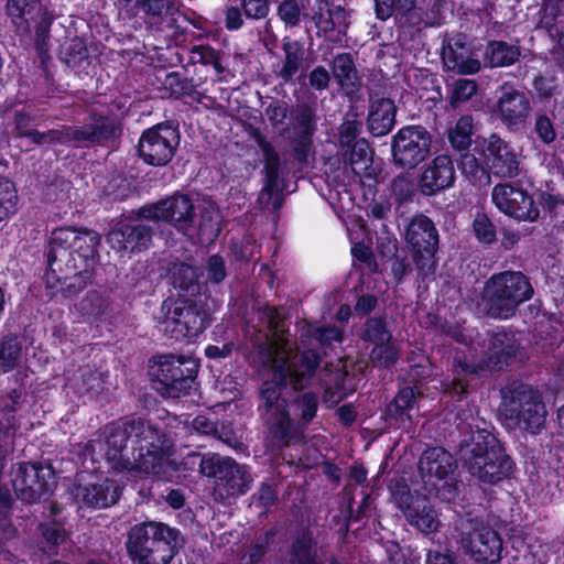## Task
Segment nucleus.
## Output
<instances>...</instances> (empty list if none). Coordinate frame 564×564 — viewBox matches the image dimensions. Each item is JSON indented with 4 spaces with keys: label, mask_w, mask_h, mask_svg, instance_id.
Listing matches in <instances>:
<instances>
[{
    "label": "nucleus",
    "mask_w": 564,
    "mask_h": 564,
    "mask_svg": "<svg viewBox=\"0 0 564 564\" xmlns=\"http://www.w3.org/2000/svg\"><path fill=\"white\" fill-rule=\"evenodd\" d=\"M360 132V123L356 120H347L339 127V142L343 147H349L355 143Z\"/></svg>",
    "instance_id": "obj_59"
},
{
    "label": "nucleus",
    "mask_w": 564,
    "mask_h": 564,
    "mask_svg": "<svg viewBox=\"0 0 564 564\" xmlns=\"http://www.w3.org/2000/svg\"><path fill=\"white\" fill-rule=\"evenodd\" d=\"M106 301L96 292H89L77 304V310L85 317H98L102 314Z\"/></svg>",
    "instance_id": "obj_49"
},
{
    "label": "nucleus",
    "mask_w": 564,
    "mask_h": 564,
    "mask_svg": "<svg viewBox=\"0 0 564 564\" xmlns=\"http://www.w3.org/2000/svg\"><path fill=\"white\" fill-rule=\"evenodd\" d=\"M208 325L206 311L188 299L164 301L156 316L159 332L175 340L196 338Z\"/></svg>",
    "instance_id": "obj_9"
},
{
    "label": "nucleus",
    "mask_w": 564,
    "mask_h": 564,
    "mask_svg": "<svg viewBox=\"0 0 564 564\" xmlns=\"http://www.w3.org/2000/svg\"><path fill=\"white\" fill-rule=\"evenodd\" d=\"M399 355V349L391 339L379 346H375L371 350V359L375 364H378L380 367H388L392 365Z\"/></svg>",
    "instance_id": "obj_50"
},
{
    "label": "nucleus",
    "mask_w": 564,
    "mask_h": 564,
    "mask_svg": "<svg viewBox=\"0 0 564 564\" xmlns=\"http://www.w3.org/2000/svg\"><path fill=\"white\" fill-rule=\"evenodd\" d=\"M406 241L411 245L416 267L424 274L435 268L438 236L433 223L421 215L412 219L406 229Z\"/></svg>",
    "instance_id": "obj_16"
},
{
    "label": "nucleus",
    "mask_w": 564,
    "mask_h": 564,
    "mask_svg": "<svg viewBox=\"0 0 564 564\" xmlns=\"http://www.w3.org/2000/svg\"><path fill=\"white\" fill-rule=\"evenodd\" d=\"M473 231L480 243L491 245L496 241V226L485 213H477L475 215Z\"/></svg>",
    "instance_id": "obj_45"
},
{
    "label": "nucleus",
    "mask_w": 564,
    "mask_h": 564,
    "mask_svg": "<svg viewBox=\"0 0 564 564\" xmlns=\"http://www.w3.org/2000/svg\"><path fill=\"white\" fill-rule=\"evenodd\" d=\"M41 531L44 541L54 549L63 544L67 538L65 530L57 523L42 525Z\"/></svg>",
    "instance_id": "obj_54"
},
{
    "label": "nucleus",
    "mask_w": 564,
    "mask_h": 564,
    "mask_svg": "<svg viewBox=\"0 0 564 564\" xmlns=\"http://www.w3.org/2000/svg\"><path fill=\"white\" fill-rule=\"evenodd\" d=\"M289 564H324V558L312 533L305 532L296 538L292 544ZM328 564H339L330 558Z\"/></svg>",
    "instance_id": "obj_32"
},
{
    "label": "nucleus",
    "mask_w": 564,
    "mask_h": 564,
    "mask_svg": "<svg viewBox=\"0 0 564 564\" xmlns=\"http://www.w3.org/2000/svg\"><path fill=\"white\" fill-rule=\"evenodd\" d=\"M22 392L12 390L0 395V443L8 444L17 435L20 423L15 413L23 409Z\"/></svg>",
    "instance_id": "obj_27"
},
{
    "label": "nucleus",
    "mask_w": 564,
    "mask_h": 564,
    "mask_svg": "<svg viewBox=\"0 0 564 564\" xmlns=\"http://www.w3.org/2000/svg\"><path fill=\"white\" fill-rule=\"evenodd\" d=\"M21 357V347L15 338H6L0 347V373L13 369Z\"/></svg>",
    "instance_id": "obj_44"
},
{
    "label": "nucleus",
    "mask_w": 564,
    "mask_h": 564,
    "mask_svg": "<svg viewBox=\"0 0 564 564\" xmlns=\"http://www.w3.org/2000/svg\"><path fill=\"white\" fill-rule=\"evenodd\" d=\"M269 545L268 538L259 539L241 556L240 564H257L267 553Z\"/></svg>",
    "instance_id": "obj_56"
},
{
    "label": "nucleus",
    "mask_w": 564,
    "mask_h": 564,
    "mask_svg": "<svg viewBox=\"0 0 564 564\" xmlns=\"http://www.w3.org/2000/svg\"><path fill=\"white\" fill-rule=\"evenodd\" d=\"M39 0H9L7 12L18 28H28V17L36 9Z\"/></svg>",
    "instance_id": "obj_43"
},
{
    "label": "nucleus",
    "mask_w": 564,
    "mask_h": 564,
    "mask_svg": "<svg viewBox=\"0 0 564 564\" xmlns=\"http://www.w3.org/2000/svg\"><path fill=\"white\" fill-rule=\"evenodd\" d=\"M208 280L213 283H219L226 278L225 262L221 257L212 256L207 264Z\"/></svg>",
    "instance_id": "obj_60"
},
{
    "label": "nucleus",
    "mask_w": 564,
    "mask_h": 564,
    "mask_svg": "<svg viewBox=\"0 0 564 564\" xmlns=\"http://www.w3.org/2000/svg\"><path fill=\"white\" fill-rule=\"evenodd\" d=\"M192 54L196 62L205 65H213L218 74L223 72L219 53L214 48L205 45H198L193 47Z\"/></svg>",
    "instance_id": "obj_51"
},
{
    "label": "nucleus",
    "mask_w": 564,
    "mask_h": 564,
    "mask_svg": "<svg viewBox=\"0 0 564 564\" xmlns=\"http://www.w3.org/2000/svg\"><path fill=\"white\" fill-rule=\"evenodd\" d=\"M141 8L148 22L159 30L171 29L176 22L178 7L175 0H143Z\"/></svg>",
    "instance_id": "obj_30"
},
{
    "label": "nucleus",
    "mask_w": 564,
    "mask_h": 564,
    "mask_svg": "<svg viewBox=\"0 0 564 564\" xmlns=\"http://www.w3.org/2000/svg\"><path fill=\"white\" fill-rule=\"evenodd\" d=\"M194 204L187 196L176 194L143 208L141 215L148 220L167 221L178 230L187 232L194 221Z\"/></svg>",
    "instance_id": "obj_21"
},
{
    "label": "nucleus",
    "mask_w": 564,
    "mask_h": 564,
    "mask_svg": "<svg viewBox=\"0 0 564 564\" xmlns=\"http://www.w3.org/2000/svg\"><path fill=\"white\" fill-rule=\"evenodd\" d=\"M361 337L371 341L375 346H379L388 343L391 339V334L382 319L370 318L365 324Z\"/></svg>",
    "instance_id": "obj_46"
},
{
    "label": "nucleus",
    "mask_w": 564,
    "mask_h": 564,
    "mask_svg": "<svg viewBox=\"0 0 564 564\" xmlns=\"http://www.w3.org/2000/svg\"><path fill=\"white\" fill-rule=\"evenodd\" d=\"M256 142L258 147L261 149L264 162H265V173L268 185L267 187H271L278 177V171L280 165V159L278 153L274 151L273 147L265 140L263 135L260 133L254 134Z\"/></svg>",
    "instance_id": "obj_40"
},
{
    "label": "nucleus",
    "mask_w": 564,
    "mask_h": 564,
    "mask_svg": "<svg viewBox=\"0 0 564 564\" xmlns=\"http://www.w3.org/2000/svg\"><path fill=\"white\" fill-rule=\"evenodd\" d=\"M199 471L215 479L213 495L217 501L243 495L252 481L246 466L215 454L200 457Z\"/></svg>",
    "instance_id": "obj_10"
},
{
    "label": "nucleus",
    "mask_w": 564,
    "mask_h": 564,
    "mask_svg": "<svg viewBox=\"0 0 564 564\" xmlns=\"http://www.w3.org/2000/svg\"><path fill=\"white\" fill-rule=\"evenodd\" d=\"M100 237L86 229L63 227L55 229L50 239L48 265L58 272V281L87 273L95 264Z\"/></svg>",
    "instance_id": "obj_3"
},
{
    "label": "nucleus",
    "mask_w": 564,
    "mask_h": 564,
    "mask_svg": "<svg viewBox=\"0 0 564 564\" xmlns=\"http://www.w3.org/2000/svg\"><path fill=\"white\" fill-rule=\"evenodd\" d=\"M177 143L178 134L174 128L158 124L142 133L139 153L145 163L162 166L172 160Z\"/></svg>",
    "instance_id": "obj_18"
},
{
    "label": "nucleus",
    "mask_w": 564,
    "mask_h": 564,
    "mask_svg": "<svg viewBox=\"0 0 564 564\" xmlns=\"http://www.w3.org/2000/svg\"><path fill=\"white\" fill-rule=\"evenodd\" d=\"M280 19L290 26H295L301 20V8L296 0H284L278 8Z\"/></svg>",
    "instance_id": "obj_53"
},
{
    "label": "nucleus",
    "mask_w": 564,
    "mask_h": 564,
    "mask_svg": "<svg viewBox=\"0 0 564 564\" xmlns=\"http://www.w3.org/2000/svg\"><path fill=\"white\" fill-rule=\"evenodd\" d=\"M491 200L497 209L519 221H535L540 215L532 196L509 183L497 184L491 192Z\"/></svg>",
    "instance_id": "obj_17"
},
{
    "label": "nucleus",
    "mask_w": 564,
    "mask_h": 564,
    "mask_svg": "<svg viewBox=\"0 0 564 564\" xmlns=\"http://www.w3.org/2000/svg\"><path fill=\"white\" fill-rule=\"evenodd\" d=\"M282 48L284 52V61L279 76L283 80L289 82L297 73L303 63L304 47L299 41L286 37L283 40Z\"/></svg>",
    "instance_id": "obj_34"
},
{
    "label": "nucleus",
    "mask_w": 564,
    "mask_h": 564,
    "mask_svg": "<svg viewBox=\"0 0 564 564\" xmlns=\"http://www.w3.org/2000/svg\"><path fill=\"white\" fill-rule=\"evenodd\" d=\"M499 413L507 427L533 434L544 427L546 420L540 394L524 384H512L503 390Z\"/></svg>",
    "instance_id": "obj_7"
},
{
    "label": "nucleus",
    "mask_w": 564,
    "mask_h": 564,
    "mask_svg": "<svg viewBox=\"0 0 564 564\" xmlns=\"http://www.w3.org/2000/svg\"><path fill=\"white\" fill-rule=\"evenodd\" d=\"M442 57L448 70L459 74H475L480 69V62L460 39L448 42L443 48Z\"/></svg>",
    "instance_id": "obj_28"
},
{
    "label": "nucleus",
    "mask_w": 564,
    "mask_h": 564,
    "mask_svg": "<svg viewBox=\"0 0 564 564\" xmlns=\"http://www.w3.org/2000/svg\"><path fill=\"white\" fill-rule=\"evenodd\" d=\"M419 470L423 482L441 499L451 501L456 497L459 488L455 478L456 464L448 452L441 447L426 449L420 458Z\"/></svg>",
    "instance_id": "obj_11"
},
{
    "label": "nucleus",
    "mask_w": 564,
    "mask_h": 564,
    "mask_svg": "<svg viewBox=\"0 0 564 564\" xmlns=\"http://www.w3.org/2000/svg\"><path fill=\"white\" fill-rule=\"evenodd\" d=\"M153 377L171 398L187 393L198 371L197 361L187 356L162 355L151 366Z\"/></svg>",
    "instance_id": "obj_12"
},
{
    "label": "nucleus",
    "mask_w": 564,
    "mask_h": 564,
    "mask_svg": "<svg viewBox=\"0 0 564 564\" xmlns=\"http://www.w3.org/2000/svg\"><path fill=\"white\" fill-rule=\"evenodd\" d=\"M397 507L406 521L424 534L436 532L441 525L438 516L425 497H413L405 482L397 481L391 488Z\"/></svg>",
    "instance_id": "obj_15"
},
{
    "label": "nucleus",
    "mask_w": 564,
    "mask_h": 564,
    "mask_svg": "<svg viewBox=\"0 0 564 564\" xmlns=\"http://www.w3.org/2000/svg\"><path fill=\"white\" fill-rule=\"evenodd\" d=\"M104 435L105 457L113 469L162 477L174 470L171 441L149 422L118 421Z\"/></svg>",
    "instance_id": "obj_2"
},
{
    "label": "nucleus",
    "mask_w": 564,
    "mask_h": 564,
    "mask_svg": "<svg viewBox=\"0 0 564 564\" xmlns=\"http://www.w3.org/2000/svg\"><path fill=\"white\" fill-rule=\"evenodd\" d=\"M425 564H459L457 558L451 553H442L436 550H430L425 556Z\"/></svg>",
    "instance_id": "obj_64"
},
{
    "label": "nucleus",
    "mask_w": 564,
    "mask_h": 564,
    "mask_svg": "<svg viewBox=\"0 0 564 564\" xmlns=\"http://www.w3.org/2000/svg\"><path fill=\"white\" fill-rule=\"evenodd\" d=\"M415 402L414 391L412 388L401 389L394 401L388 406V410L393 415H402L406 410L413 408Z\"/></svg>",
    "instance_id": "obj_52"
},
{
    "label": "nucleus",
    "mask_w": 564,
    "mask_h": 564,
    "mask_svg": "<svg viewBox=\"0 0 564 564\" xmlns=\"http://www.w3.org/2000/svg\"><path fill=\"white\" fill-rule=\"evenodd\" d=\"M481 155L489 171L501 178H513L520 173V158L516 150L492 133L481 143Z\"/></svg>",
    "instance_id": "obj_19"
},
{
    "label": "nucleus",
    "mask_w": 564,
    "mask_h": 564,
    "mask_svg": "<svg viewBox=\"0 0 564 564\" xmlns=\"http://www.w3.org/2000/svg\"><path fill=\"white\" fill-rule=\"evenodd\" d=\"M460 169L463 175L475 185H486L490 181V175L471 153L462 156Z\"/></svg>",
    "instance_id": "obj_39"
},
{
    "label": "nucleus",
    "mask_w": 564,
    "mask_h": 564,
    "mask_svg": "<svg viewBox=\"0 0 564 564\" xmlns=\"http://www.w3.org/2000/svg\"><path fill=\"white\" fill-rule=\"evenodd\" d=\"M65 54L68 63H77L87 56V50L82 40L73 39L67 43Z\"/></svg>",
    "instance_id": "obj_62"
},
{
    "label": "nucleus",
    "mask_w": 564,
    "mask_h": 564,
    "mask_svg": "<svg viewBox=\"0 0 564 564\" xmlns=\"http://www.w3.org/2000/svg\"><path fill=\"white\" fill-rule=\"evenodd\" d=\"M462 458L473 477L488 484L502 480L512 468L499 441L486 430L473 433L470 442L462 447Z\"/></svg>",
    "instance_id": "obj_5"
},
{
    "label": "nucleus",
    "mask_w": 564,
    "mask_h": 564,
    "mask_svg": "<svg viewBox=\"0 0 564 564\" xmlns=\"http://www.w3.org/2000/svg\"><path fill=\"white\" fill-rule=\"evenodd\" d=\"M534 130L538 137L544 143H551L556 138V132L554 130L553 123L546 116H538L534 123Z\"/></svg>",
    "instance_id": "obj_58"
},
{
    "label": "nucleus",
    "mask_w": 564,
    "mask_h": 564,
    "mask_svg": "<svg viewBox=\"0 0 564 564\" xmlns=\"http://www.w3.org/2000/svg\"><path fill=\"white\" fill-rule=\"evenodd\" d=\"M457 543L476 562L497 563L501 557L502 539L499 533L473 519L460 522Z\"/></svg>",
    "instance_id": "obj_13"
},
{
    "label": "nucleus",
    "mask_w": 564,
    "mask_h": 564,
    "mask_svg": "<svg viewBox=\"0 0 564 564\" xmlns=\"http://www.w3.org/2000/svg\"><path fill=\"white\" fill-rule=\"evenodd\" d=\"M31 118L24 112H17L15 128L20 137L28 138L34 144L51 143L52 139L57 138L58 134L50 130L47 132H39L30 129Z\"/></svg>",
    "instance_id": "obj_38"
},
{
    "label": "nucleus",
    "mask_w": 564,
    "mask_h": 564,
    "mask_svg": "<svg viewBox=\"0 0 564 564\" xmlns=\"http://www.w3.org/2000/svg\"><path fill=\"white\" fill-rule=\"evenodd\" d=\"M473 118L463 116L448 132V140L456 150H466L471 144Z\"/></svg>",
    "instance_id": "obj_37"
},
{
    "label": "nucleus",
    "mask_w": 564,
    "mask_h": 564,
    "mask_svg": "<svg viewBox=\"0 0 564 564\" xmlns=\"http://www.w3.org/2000/svg\"><path fill=\"white\" fill-rule=\"evenodd\" d=\"M243 12L247 18L260 20L269 13L268 0H242Z\"/></svg>",
    "instance_id": "obj_57"
},
{
    "label": "nucleus",
    "mask_w": 564,
    "mask_h": 564,
    "mask_svg": "<svg viewBox=\"0 0 564 564\" xmlns=\"http://www.w3.org/2000/svg\"><path fill=\"white\" fill-rule=\"evenodd\" d=\"M198 274L196 270L187 263H175L170 269V280L175 289L182 291H196Z\"/></svg>",
    "instance_id": "obj_35"
},
{
    "label": "nucleus",
    "mask_w": 564,
    "mask_h": 564,
    "mask_svg": "<svg viewBox=\"0 0 564 564\" xmlns=\"http://www.w3.org/2000/svg\"><path fill=\"white\" fill-rule=\"evenodd\" d=\"M533 289L519 271H503L494 274L485 284L482 293L484 310L496 318L512 316L517 307L531 299Z\"/></svg>",
    "instance_id": "obj_8"
},
{
    "label": "nucleus",
    "mask_w": 564,
    "mask_h": 564,
    "mask_svg": "<svg viewBox=\"0 0 564 564\" xmlns=\"http://www.w3.org/2000/svg\"><path fill=\"white\" fill-rule=\"evenodd\" d=\"M332 72L335 79L343 88H349L355 85L356 69L350 55H337L333 61Z\"/></svg>",
    "instance_id": "obj_36"
},
{
    "label": "nucleus",
    "mask_w": 564,
    "mask_h": 564,
    "mask_svg": "<svg viewBox=\"0 0 564 564\" xmlns=\"http://www.w3.org/2000/svg\"><path fill=\"white\" fill-rule=\"evenodd\" d=\"M152 240V228L147 224H119L112 228L107 242L120 257L148 249Z\"/></svg>",
    "instance_id": "obj_22"
},
{
    "label": "nucleus",
    "mask_w": 564,
    "mask_h": 564,
    "mask_svg": "<svg viewBox=\"0 0 564 564\" xmlns=\"http://www.w3.org/2000/svg\"><path fill=\"white\" fill-rule=\"evenodd\" d=\"M200 220L199 231L203 235H207L208 238L217 236L219 231V213L216 205L213 202L205 200L199 206Z\"/></svg>",
    "instance_id": "obj_42"
},
{
    "label": "nucleus",
    "mask_w": 564,
    "mask_h": 564,
    "mask_svg": "<svg viewBox=\"0 0 564 564\" xmlns=\"http://www.w3.org/2000/svg\"><path fill=\"white\" fill-rule=\"evenodd\" d=\"M516 350V341L510 334H486L481 341L473 343L466 351L456 352L453 364L455 378L446 390L453 394L464 393L463 376L477 375L486 369H501Z\"/></svg>",
    "instance_id": "obj_4"
},
{
    "label": "nucleus",
    "mask_w": 564,
    "mask_h": 564,
    "mask_svg": "<svg viewBox=\"0 0 564 564\" xmlns=\"http://www.w3.org/2000/svg\"><path fill=\"white\" fill-rule=\"evenodd\" d=\"M370 160V148L366 140L360 139L352 143V149L350 152L349 163L355 171L358 165L367 164Z\"/></svg>",
    "instance_id": "obj_55"
},
{
    "label": "nucleus",
    "mask_w": 564,
    "mask_h": 564,
    "mask_svg": "<svg viewBox=\"0 0 564 564\" xmlns=\"http://www.w3.org/2000/svg\"><path fill=\"white\" fill-rule=\"evenodd\" d=\"M313 20L319 34L337 42L349 25L346 10L333 0H317L313 8Z\"/></svg>",
    "instance_id": "obj_23"
},
{
    "label": "nucleus",
    "mask_w": 564,
    "mask_h": 564,
    "mask_svg": "<svg viewBox=\"0 0 564 564\" xmlns=\"http://www.w3.org/2000/svg\"><path fill=\"white\" fill-rule=\"evenodd\" d=\"M76 495L88 506L107 508L118 501L120 488L113 480L105 479L102 482L93 485L91 487H79Z\"/></svg>",
    "instance_id": "obj_31"
},
{
    "label": "nucleus",
    "mask_w": 564,
    "mask_h": 564,
    "mask_svg": "<svg viewBox=\"0 0 564 564\" xmlns=\"http://www.w3.org/2000/svg\"><path fill=\"white\" fill-rule=\"evenodd\" d=\"M52 479L51 468L33 464H19L12 473L13 489L18 498L26 502H34L48 492Z\"/></svg>",
    "instance_id": "obj_20"
},
{
    "label": "nucleus",
    "mask_w": 564,
    "mask_h": 564,
    "mask_svg": "<svg viewBox=\"0 0 564 564\" xmlns=\"http://www.w3.org/2000/svg\"><path fill=\"white\" fill-rule=\"evenodd\" d=\"M397 107L389 98L373 99L369 106L368 129L375 137L388 134L395 123Z\"/></svg>",
    "instance_id": "obj_29"
},
{
    "label": "nucleus",
    "mask_w": 564,
    "mask_h": 564,
    "mask_svg": "<svg viewBox=\"0 0 564 564\" xmlns=\"http://www.w3.org/2000/svg\"><path fill=\"white\" fill-rule=\"evenodd\" d=\"M498 94L495 112L501 122L509 128L522 124L531 111L528 96L508 85L501 86Z\"/></svg>",
    "instance_id": "obj_24"
},
{
    "label": "nucleus",
    "mask_w": 564,
    "mask_h": 564,
    "mask_svg": "<svg viewBox=\"0 0 564 564\" xmlns=\"http://www.w3.org/2000/svg\"><path fill=\"white\" fill-rule=\"evenodd\" d=\"M72 386L80 394L95 395L102 390V380L99 373L84 368L79 370V375L72 380Z\"/></svg>",
    "instance_id": "obj_41"
},
{
    "label": "nucleus",
    "mask_w": 564,
    "mask_h": 564,
    "mask_svg": "<svg viewBox=\"0 0 564 564\" xmlns=\"http://www.w3.org/2000/svg\"><path fill=\"white\" fill-rule=\"evenodd\" d=\"M431 145L432 135L424 127L405 126L393 135V162L401 169L413 170L430 156Z\"/></svg>",
    "instance_id": "obj_14"
},
{
    "label": "nucleus",
    "mask_w": 564,
    "mask_h": 564,
    "mask_svg": "<svg viewBox=\"0 0 564 564\" xmlns=\"http://www.w3.org/2000/svg\"><path fill=\"white\" fill-rule=\"evenodd\" d=\"M519 56V46L502 41H494L486 47L485 62L491 67H505L516 63Z\"/></svg>",
    "instance_id": "obj_33"
},
{
    "label": "nucleus",
    "mask_w": 564,
    "mask_h": 564,
    "mask_svg": "<svg viewBox=\"0 0 564 564\" xmlns=\"http://www.w3.org/2000/svg\"><path fill=\"white\" fill-rule=\"evenodd\" d=\"M308 79L312 87L323 90L328 86L329 74L324 67L317 66L311 72Z\"/></svg>",
    "instance_id": "obj_63"
},
{
    "label": "nucleus",
    "mask_w": 564,
    "mask_h": 564,
    "mask_svg": "<svg viewBox=\"0 0 564 564\" xmlns=\"http://www.w3.org/2000/svg\"><path fill=\"white\" fill-rule=\"evenodd\" d=\"M119 127L115 120L99 117L95 118L89 124L83 127H63L61 130H53L58 134L57 138L52 139L51 143H67V142H99L111 137H115Z\"/></svg>",
    "instance_id": "obj_25"
},
{
    "label": "nucleus",
    "mask_w": 564,
    "mask_h": 564,
    "mask_svg": "<svg viewBox=\"0 0 564 564\" xmlns=\"http://www.w3.org/2000/svg\"><path fill=\"white\" fill-rule=\"evenodd\" d=\"M17 199L14 184L9 178L0 176V221L14 210Z\"/></svg>",
    "instance_id": "obj_47"
},
{
    "label": "nucleus",
    "mask_w": 564,
    "mask_h": 564,
    "mask_svg": "<svg viewBox=\"0 0 564 564\" xmlns=\"http://www.w3.org/2000/svg\"><path fill=\"white\" fill-rule=\"evenodd\" d=\"M477 84L473 79H458L454 82L449 96L451 106L456 108L460 104L468 101L477 93Z\"/></svg>",
    "instance_id": "obj_48"
},
{
    "label": "nucleus",
    "mask_w": 564,
    "mask_h": 564,
    "mask_svg": "<svg viewBox=\"0 0 564 564\" xmlns=\"http://www.w3.org/2000/svg\"><path fill=\"white\" fill-rule=\"evenodd\" d=\"M454 180L455 169L451 156L441 154L424 170L420 178V187L423 194L432 195L451 187Z\"/></svg>",
    "instance_id": "obj_26"
},
{
    "label": "nucleus",
    "mask_w": 564,
    "mask_h": 564,
    "mask_svg": "<svg viewBox=\"0 0 564 564\" xmlns=\"http://www.w3.org/2000/svg\"><path fill=\"white\" fill-rule=\"evenodd\" d=\"M260 318L268 325L270 334L258 346L253 364L272 373V379L265 380L260 391L264 420L276 442L286 445L292 435L293 422L307 424L315 417L318 398L313 392L297 395L291 404V414L281 392L288 384L294 390L305 389L313 379L318 356L311 350L297 354L294 344L284 335V322L278 308L264 307Z\"/></svg>",
    "instance_id": "obj_1"
},
{
    "label": "nucleus",
    "mask_w": 564,
    "mask_h": 564,
    "mask_svg": "<svg viewBox=\"0 0 564 564\" xmlns=\"http://www.w3.org/2000/svg\"><path fill=\"white\" fill-rule=\"evenodd\" d=\"M127 549L137 564H169L176 553V532L160 522L137 524L129 532Z\"/></svg>",
    "instance_id": "obj_6"
},
{
    "label": "nucleus",
    "mask_w": 564,
    "mask_h": 564,
    "mask_svg": "<svg viewBox=\"0 0 564 564\" xmlns=\"http://www.w3.org/2000/svg\"><path fill=\"white\" fill-rule=\"evenodd\" d=\"M313 337L322 344H330L332 341H340L343 330L336 326L316 327L312 330Z\"/></svg>",
    "instance_id": "obj_61"
}]
</instances>
